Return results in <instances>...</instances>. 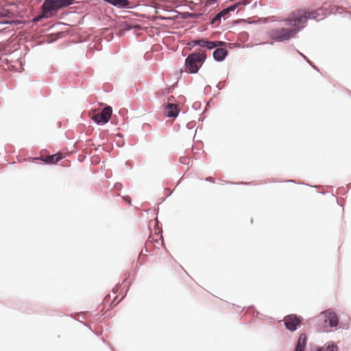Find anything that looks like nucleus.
<instances>
[{"instance_id": "obj_1", "label": "nucleus", "mask_w": 351, "mask_h": 351, "mask_svg": "<svg viewBox=\"0 0 351 351\" xmlns=\"http://www.w3.org/2000/svg\"><path fill=\"white\" fill-rule=\"evenodd\" d=\"M320 12H322V8L308 12L299 11L297 14H293L292 19L287 20V25L291 27H295L298 31L299 25L306 22L308 18L319 20L321 19L319 18Z\"/></svg>"}, {"instance_id": "obj_2", "label": "nucleus", "mask_w": 351, "mask_h": 351, "mask_svg": "<svg viewBox=\"0 0 351 351\" xmlns=\"http://www.w3.org/2000/svg\"><path fill=\"white\" fill-rule=\"evenodd\" d=\"M206 59L204 51L193 53L185 60L186 71L189 73H196Z\"/></svg>"}, {"instance_id": "obj_3", "label": "nucleus", "mask_w": 351, "mask_h": 351, "mask_svg": "<svg viewBox=\"0 0 351 351\" xmlns=\"http://www.w3.org/2000/svg\"><path fill=\"white\" fill-rule=\"evenodd\" d=\"M297 32L298 29L287 25V21L285 26L271 29L269 31V36L277 41H284L292 38Z\"/></svg>"}, {"instance_id": "obj_4", "label": "nucleus", "mask_w": 351, "mask_h": 351, "mask_svg": "<svg viewBox=\"0 0 351 351\" xmlns=\"http://www.w3.org/2000/svg\"><path fill=\"white\" fill-rule=\"evenodd\" d=\"M112 113V108L107 106L105 107L101 112L95 114L93 117V119L97 123H106L110 120Z\"/></svg>"}, {"instance_id": "obj_5", "label": "nucleus", "mask_w": 351, "mask_h": 351, "mask_svg": "<svg viewBox=\"0 0 351 351\" xmlns=\"http://www.w3.org/2000/svg\"><path fill=\"white\" fill-rule=\"evenodd\" d=\"M42 7L46 17L53 15L59 9L55 0H45Z\"/></svg>"}, {"instance_id": "obj_6", "label": "nucleus", "mask_w": 351, "mask_h": 351, "mask_svg": "<svg viewBox=\"0 0 351 351\" xmlns=\"http://www.w3.org/2000/svg\"><path fill=\"white\" fill-rule=\"evenodd\" d=\"M285 325L291 331L296 330L297 326L301 323V319L295 315H289L284 318Z\"/></svg>"}, {"instance_id": "obj_7", "label": "nucleus", "mask_w": 351, "mask_h": 351, "mask_svg": "<svg viewBox=\"0 0 351 351\" xmlns=\"http://www.w3.org/2000/svg\"><path fill=\"white\" fill-rule=\"evenodd\" d=\"M322 315L324 317V321L328 322L330 327H335L339 324V319L335 313L330 311H325L322 313Z\"/></svg>"}, {"instance_id": "obj_8", "label": "nucleus", "mask_w": 351, "mask_h": 351, "mask_svg": "<svg viewBox=\"0 0 351 351\" xmlns=\"http://www.w3.org/2000/svg\"><path fill=\"white\" fill-rule=\"evenodd\" d=\"M62 158L60 153H58L51 156L41 155L40 158H36L35 160H41L48 164H55Z\"/></svg>"}, {"instance_id": "obj_9", "label": "nucleus", "mask_w": 351, "mask_h": 351, "mask_svg": "<svg viewBox=\"0 0 351 351\" xmlns=\"http://www.w3.org/2000/svg\"><path fill=\"white\" fill-rule=\"evenodd\" d=\"M165 113L168 117L175 118L178 114V106L173 104H168L165 108Z\"/></svg>"}, {"instance_id": "obj_10", "label": "nucleus", "mask_w": 351, "mask_h": 351, "mask_svg": "<svg viewBox=\"0 0 351 351\" xmlns=\"http://www.w3.org/2000/svg\"><path fill=\"white\" fill-rule=\"evenodd\" d=\"M307 337L306 334H300L298 343L295 349V351H304L306 345Z\"/></svg>"}, {"instance_id": "obj_11", "label": "nucleus", "mask_w": 351, "mask_h": 351, "mask_svg": "<svg viewBox=\"0 0 351 351\" xmlns=\"http://www.w3.org/2000/svg\"><path fill=\"white\" fill-rule=\"evenodd\" d=\"M228 54V51L223 48H218L213 52V57L217 61H222Z\"/></svg>"}, {"instance_id": "obj_12", "label": "nucleus", "mask_w": 351, "mask_h": 351, "mask_svg": "<svg viewBox=\"0 0 351 351\" xmlns=\"http://www.w3.org/2000/svg\"><path fill=\"white\" fill-rule=\"evenodd\" d=\"M110 4L120 8H125L129 7L130 2L128 0H104Z\"/></svg>"}, {"instance_id": "obj_13", "label": "nucleus", "mask_w": 351, "mask_h": 351, "mask_svg": "<svg viewBox=\"0 0 351 351\" xmlns=\"http://www.w3.org/2000/svg\"><path fill=\"white\" fill-rule=\"evenodd\" d=\"M205 48L208 49H213L217 47H223L226 45V43L223 41H207L206 43Z\"/></svg>"}, {"instance_id": "obj_14", "label": "nucleus", "mask_w": 351, "mask_h": 351, "mask_svg": "<svg viewBox=\"0 0 351 351\" xmlns=\"http://www.w3.org/2000/svg\"><path fill=\"white\" fill-rule=\"evenodd\" d=\"M338 348L336 345L332 343H327L322 347L318 348L317 351H337Z\"/></svg>"}, {"instance_id": "obj_15", "label": "nucleus", "mask_w": 351, "mask_h": 351, "mask_svg": "<svg viewBox=\"0 0 351 351\" xmlns=\"http://www.w3.org/2000/svg\"><path fill=\"white\" fill-rule=\"evenodd\" d=\"M207 40L206 39H199V40H193L191 42V44L193 45V46H195V45H199L202 47H204L205 48V45H206V43H207Z\"/></svg>"}, {"instance_id": "obj_16", "label": "nucleus", "mask_w": 351, "mask_h": 351, "mask_svg": "<svg viewBox=\"0 0 351 351\" xmlns=\"http://www.w3.org/2000/svg\"><path fill=\"white\" fill-rule=\"evenodd\" d=\"M221 15L218 13L215 16H214L212 20L210 21V23L212 25H214L215 26L217 27L221 23Z\"/></svg>"}, {"instance_id": "obj_17", "label": "nucleus", "mask_w": 351, "mask_h": 351, "mask_svg": "<svg viewBox=\"0 0 351 351\" xmlns=\"http://www.w3.org/2000/svg\"><path fill=\"white\" fill-rule=\"evenodd\" d=\"M56 3L58 4V7L60 8L63 7H66L70 5V2L69 0H55Z\"/></svg>"}, {"instance_id": "obj_18", "label": "nucleus", "mask_w": 351, "mask_h": 351, "mask_svg": "<svg viewBox=\"0 0 351 351\" xmlns=\"http://www.w3.org/2000/svg\"><path fill=\"white\" fill-rule=\"evenodd\" d=\"M230 9V8L224 9L222 11H221L219 14L221 15V17H223L229 13Z\"/></svg>"}, {"instance_id": "obj_19", "label": "nucleus", "mask_w": 351, "mask_h": 351, "mask_svg": "<svg viewBox=\"0 0 351 351\" xmlns=\"http://www.w3.org/2000/svg\"><path fill=\"white\" fill-rule=\"evenodd\" d=\"M217 0H207L206 5H211L217 2Z\"/></svg>"}, {"instance_id": "obj_20", "label": "nucleus", "mask_w": 351, "mask_h": 351, "mask_svg": "<svg viewBox=\"0 0 351 351\" xmlns=\"http://www.w3.org/2000/svg\"><path fill=\"white\" fill-rule=\"evenodd\" d=\"M235 8H236V5H234L233 6L229 7L228 8H230V11H233V10H234Z\"/></svg>"}, {"instance_id": "obj_21", "label": "nucleus", "mask_w": 351, "mask_h": 351, "mask_svg": "<svg viewBox=\"0 0 351 351\" xmlns=\"http://www.w3.org/2000/svg\"><path fill=\"white\" fill-rule=\"evenodd\" d=\"M124 199H125V201H128L129 203L130 204V197L127 196V197H124Z\"/></svg>"}, {"instance_id": "obj_22", "label": "nucleus", "mask_w": 351, "mask_h": 351, "mask_svg": "<svg viewBox=\"0 0 351 351\" xmlns=\"http://www.w3.org/2000/svg\"><path fill=\"white\" fill-rule=\"evenodd\" d=\"M155 226H158V220H156V225H155Z\"/></svg>"}, {"instance_id": "obj_23", "label": "nucleus", "mask_w": 351, "mask_h": 351, "mask_svg": "<svg viewBox=\"0 0 351 351\" xmlns=\"http://www.w3.org/2000/svg\"><path fill=\"white\" fill-rule=\"evenodd\" d=\"M208 180H210V181H213V178L210 177L208 178H207Z\"/></svg>"}, {"instance_id": "obj_24", "label": "nucleus", "mask_w": 351, "mask_h": 351, "mask_svg": "<svg viewBox=\"0 0 351 351\" xmlns=\"http://www.w3.org/2000/svg\"><path fill=\"white\" fill-rule=\"evenodd\" d=\"M301 55L302 56V57H303L304 59H306V60H307V58H306L304 55H303V54H302V53H301Z\"/></svg>"}, {"instance_id": "obj_25", "label": "nucleus", "mask_w": 351, "mask_h": 351, "mask_svg": "<svg viewBox=\"0 0 351 351\" xmlns=\"http://www.w3.org/2000/svg\"><path fill=\"white\" fill-rule=\"evenodd\" d=\"M73 1H74V0H69V1L70 2V5H71V4H72V3H73Z\"/></svg>"}]
</instances>
